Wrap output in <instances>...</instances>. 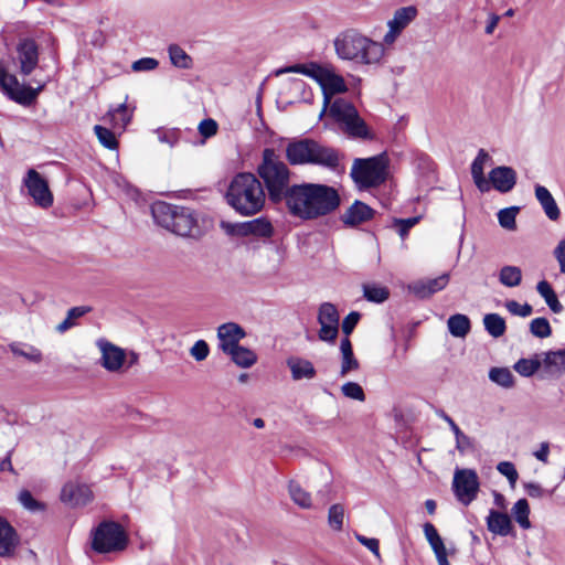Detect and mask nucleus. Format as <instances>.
<instances>
[{"mask_svg":"<svg viewBox=\"0 0 565 565\" xmlns=\"http://www.w3.org/2000/svg\"><path fill=\"white\" fill-rule=\"evenodd\" d=\"M170 63L180 70H191L193 58L177 43L169 44L167 47Z\"/></svg>","mask_w":565,"mask_h":565,"instance_id":"obj_28","label":"nucleus"},{"mask_svg":"<svg viewBox=\"0 0 565 565\" xmlns=\"http://www.w3.org/2000/svg\"><path fill=\"white\" fill-rule=\"evenodd\" d=\"M344 508L340 503L332 504L328 512V524L334 531H341L343 527Z\"/></svg>","mask_w":565,"mask_h":565,"instance_id":"obj_45","label":"nucleus"},{"mask_svg":"<svg viewBox=\"0 0 565 565\" xmlns=\"http://www.w3.org/2000/svg\"><path fill=\"white\" fill-rule=\"evenodd\" d=\"M132 117V111L128 109L126 103L118 105L114 109H109L107 113L106 119L109 120L111 128L118 130H125L127 125L130 122Z\"/></svg>","mask_w":565,"mask_h":565,"instance_id":"obj_27","label":"nucleus"},{"mask_svg":"<svg viewBox=\"0 0 565 565\" xmlns=\"http://www.w3.org/2000/svg\"><path fill=\"white\" fill-rule=\"evenodd\" d=\"M530 332L536 338L544 339L552 334V328L546 318L539 317L530 322Z\"/></svg>","mask_w":565,"mask_h":565,"instance_id":"obj_47","label":"nucleus"},{"mask_svg":"<svg viewBox=\"0 0 565 565\" xmlns=\"http://www.w3.org/2000/svg\"><path fill=\"white\" fill-rule=\"evenodd\" d=\"M94 131L100 145L106 149L116 150L118 148V140L113 129L96 125Z\"/></svg>","mask_w":565,"mask_h":565,"instance_id":"obj_42","label":"nucleus"},{"mask_svg":"<svg viewBox=\"0 0 565 565\" xmlns=\"http://www.w3.org/2000/svg\"><path fill=\"white\" fill-rule=\"evenodd\" d=\"M318 66H319V64L315 63V62H311L309 64H295V65L278 70L276 74L279 75V74H284V73H298V74H303L313 79Z\"/></svg>","mask_w":565,"mask_h":565,"instance_id":"obj_49","label":"nucleus"},{"mask_svg":"<svg viewBox=\"0 0 565 565\" xmlns=\"http://www.w3.org/2000/svg\"><path fill=\"white\" fill-rule=\"evenodd\" d=\"M43 85L36 88L20 84L15 75L8 74L7 71L0 67V88L11 100L22 106H31L35 103Z\"/></svg>","mask_w":565,"mask_h":565,"instance_id":"obj_10","label":"nucleus"},{"mask_svg":"<svg viewBox=\"0 0 565 565\" xmlns=\"http://www.w3.org/2000/svg\"><path fill=\"white\" fill-rule=\"evenodd\" d=\"M524 489L527 495L535 499H540L546 493V491L539 483L535 482L525 483Z\"/></svg>","mask_w":565,"mask_h":565,"instance_id":"obj_63","label":"nucleus"},{"mask_svg":"<svg viewBox=\"0 0 565 565\" xmlns=\"http://www.w3.org/2000/svg\"><path fill=\"white\" fill-rule=\"evenodd\" d=\"M288 213L301 221H315L334 213L340 204L339 191L328 184L294 183L282 202Z\"/></svg>","mask_w":565,"mask_h":565,"instance_id":"obj_1","label":"nucleus"},{"mask_svg":"<svg viewBox=\"0 0 565 565\" xmlns=\"http://www.w3.org/2000/svg\"><path fill=\"white\" fill-rule=\"evenodd\" d=\"M331 117L340 125L344 134L351 138L371 139L372 135L365 121L360 117L355 106L343 99L337 98L330 105Z\"/></svg>","mask_w":565,"mask_h":565,"instance_id":"obj_8","label":"nucleus"},{"mask_svg":"<svg viewBox=\"0 0 565 565\" xmlns=\"http://www.w3.org/2000/svg\"><path fill=\"white\" fill-rule=\"evenodd\" d=\"M512 513L515 521L522 529L531 527V522L529 520L530 507L526 499L518 500L512 508Z\"/></svg>","mask_w":565,"mask_h":565,"instance_id":"obj_41","label":"nucleus"},{"mask_svg":"<svg viewBox=\"0 0 565 565\" xmlns=\"http://www.w3.org/2000/svg\"><path fill=\"white\" fill-rule=\"evenodd\" d=\"M489 379L505 388L513 386V374L512 372L507 367H492L489 371Z\"/></svg>","mask_w":565,"mask_h":565,"instance_id":"obj_43","label":"nucleus"},{"mask_svg":"<svg viewBox=\"0 0 565 565\" xmlns=\"http://www.w3.org/2000/svg\"><path fill=\"white\" fill-rule=\"evenodd\" d=\"M361 318L360 312L351 311L342 321L341 329L344 335L350 337Z\"/></svg>","mask_w":565,"mask_h":565,"instance_id":"obj_57","label":"nucleus"},{"mask_svg":"<svg viewBox=\"0 0 565 565\" xmlns=\"http://www.w3.org/2000/svg\"><path fill=\"white\" fill-rule=\"evenodd\" d=\"M96 344L102 353V366L109 372L118 371L124 364L126 358L125 351L105 339L97 340Z\"/></svg>","mask_w":565,"mask_h":565,"instance_id":"obj_17","label":"nucleus"},{"mask_svg":"<svg viewBox=\"0 0 565 565\" xmlns=\"http://www.w3.org/2000/svg\"><path fill=\"white\" fill-rule=\"evenodd\" d=\"M447 326L449 333L456 338H465L471 329L470 319L462 313L450 316Z\"/></svg>","mask_w":565,"mask_h":565,"instance_id":"obj_30","label":"nucleus"},{"mask_svg":"<svg viewBox=\"0 0 565 565\" xmlns=\"http://www.w3.org/2000/svg\"><path fill=\"white\" fill-rule=\"evenodd\" d=\"M92 308L88 306L73 307L67 311L66 318L56 326V331L64 333L75 326V320L90 312Z\"/></svg>","mask_w":565,"mask_h":565,"instance_id":"obj_38","label":"nucleus"},{"mask_svg":"<svg viewBox=\"0 0 565 565\" xmlns=\"http://www.w3.org/2000/svg\"><path fill=\"white\" fill-rule=\"evenodd\" d=\"M288 491L295 504L302 509H310L312 505L311 495L297 481L291 480L288 484Z\"/></svg>","mask_w":565,"mask_h":565,"instance_id":"obj_35","label":"nucleus"},{"mask_svg":"<svg viewBox=\"0 0 565 565\" xmlns=\"http://www.w3.org/2000/svg\"><path fill=\"white\" fill-rule=\"evenodd\" d=\"M337 56L363 65H375L385 54L383 43L363 35L355 29L340 32L333 40Z\"/></svg>","mask_w":565,"mask_h":565,"instance_id":"obj_4","label":"nucleus"},{"mask_svg":"<svg viewBox=\"0 0 565 565\" xmlns=\"http://www.w3.org/2000/svg\"><path fill=\"white\" fill-rule=\"evenodd\" d=\"M209 353L210 348L206 341L204 340H198L190 349L191 356L198 362L205 360Z\"/></svg>","mask_w":565,"mask_h":565,"instance_id":"obj_55","label":"nucleus"},{"mask_svg":"<svg viewBox=\"0 0 565 565\" xmlns=\"http://www.w3.org/2000/svg\"><path fill=\"white\" fill-rule=\"evenodd\" d=\"M479 478L473 469H457L454 473L452 490L457 500L469 505L479 491Z\"/></svg>","mask_w":565,"mask_h":565,"instance_id":"obj_11","label":"nucleus"},{"mask_svg":"<svg viewBox=\"0 0 565 565\" xmlns=\"http://www.w3.org/2000/svg\"><path fill=\"white\" fill-rule=\"evenodd\" d=\"M449 281V276L444 274L436 278L420 280L413 285L414 294L420 298H427L437 291L443 290Z\"/></svg>","mask_w":565,"mask_h":565,"instance_id":"obj_25","label":"nucleus"},{"mask_svg":"<svg viewBox=\"0 0 565 565\" xmlns=\"http://www.w3.org/2000/svg\"><path fill=\"white\" fill-rule=\"evenodd\" d=\"M23 183L28 189V193L38 206L47 209L53 204V194L49 184L36 170H28Z\"/></svg>","mask_w":565,"mask_h":565,"instance_id":"obj_13","label":"nucleus"},{"mask_svg":"<svg viewBox=\"0 0 565 565\" xmlns=\"http://www.w3.org/2000/svg\"><path fill=\"white\" fill-rule=\"evenodd\" d=\"M342 394L355 401H365V394L362 386L355 382H347L341 386Z\"/></svg>","mask_w":565,"mask_h":565,"instance_id":"obj_51","label":"nucleus"},{"mask_svg":"<svg viewBox=\"0 0 565 565\" xmlns=\"http://www.w3.org/2000/svg\"><path fill=\"white\" fill-rule=\"evenodd\" d=\"M498 278L504 287L514 288L522 281V270L518 266L505 265L499 270Z\"/></svg>","mask_w":565,"mask_h":565,"instance_id":"obj_32","label":"nucleus"},{"mask_svg":"<svg viewBox=\"0 0 565 565\" xmlns=\"http://www.w3.org/2000/svg\"><path fill=\"white\" fill-rule=\"evenodd\" d=\"M339 312L331 302H323L318 312L320 330L318 337L321 341L334 343L339 333Z\"/></svg>","mask_w":565,"mask_h":565,"instance_id":"obj_14","label":"nucleus"},{"mask_svg":"<svg viewBox=\"0 0 565 565\" xmlns=\"http://www.w3.org/2000/svg\"><path fill=\"white\" fill-rule=\"evenodd\" d=\"M20 504L31 512H40L45 510V504L33 498L29 490H21L18 495Z\"/></svg>","mask_w":565,"mask_h":565,"instance_id":"obj_46","label":"nucleus"},{"mask_svg":"<svg viewBox=\"0 0 565 565\" xmlns=\"http://www.w3.org/2000/svg\"><path fill=\"white\" fill-rule=\"evenodd\" d=\"M359 361L355 359L354 354H343L341 362L340 375L345 376L349 372L359 369Z\"/></svg>","mask_w":565,"mask_h":565,"instance_id":"obj_58","label":"nucleus"},{"mask_svg":"<svg viewBox=\"0 0 565 565\" xmlns=\"http://www.w3.org/2000/svg\"><path fill=\"white\" fill-rule=\"evenodd\" d=\"M9 347L14 355L22 356L34 363H40L42 361V352L33 345L13 342Z\"/></svg>","mask_w":565,"mask_h":565,"instance_id":"obj_37","label":"nucleus"},{"mask_svg":"<svg viewBox=\"0 0 565 565\" xmlns=\"http://www.w3.org/2000/svg\"><path fill=\"white\" fill-rule=\"evenodd\" d=\"M313 79L322 88L324 108L331 103V97L333 95L348 90L344 78L337 74L331 66L319 64Z\"/></svg>","mask_w":565,"mask_h":565,"instance_id":"obj_12","label":"nucleus"},{"mask_svg":"<svg viewBox=\"0 0 565 565\" xmlns=\"http://www.w3.org/2000/svg\"><path fill=\"white\" fill-rule=\"evenodd\" d=\"M456 438V448L461 452H466L472 447V441L469 436L462 433L461 429L454 433Z\"/></svg>","mask_w":565,"mask_h":565,"instance_id":"obj_60","label":"nucleus"},{"mask_svg":"<svg viewBox=\"0 0 565 565\" xmlns=\"http://www.w3.org/2000/svg\"><path fill=\"white\" fill-rule=\"evenodd\" d=\"M227 355L231 356V360L239 367H250L257 361V355L249 349L238 345L232 352H228Z\"/></svg>","mask_w":565,"mask_h":565,"instance_id":"obj_34","label":"nucleus"},{"mask_svg":"<svg viewBox=\"0 0 565 565\" xmlns=\"http://www.w3.org/2000/svg\"><path fill=\"white\" fill-rule=\"evenodd\" d=\"M199 131L204 138H210L217 132V122L212 118L203 119L199 124Z\"/></svg>","mask_w":565,"mask_h":565,"instance_id":"obj_59","label":"nucleus"},{"mask_svg":"<svg viewBox=\"0 0 565 565\" xmlns=\"http://www.w3.org/2000/svg\"><path fill=\"white\" fill-rule=\"evenodd\" d=\"M548 454H550V445L548 443H542L541 446H540V449H537L535 452H534V457L544 462V463H547L548 461Z\"/></svg>","mask_w":565,"mask_h":565,"instance_id":"obj_64","label":"nucleus"},{"mask_svg":"<svg viewBox=\"0 0 565 565\" xmlns=\"http://www.w3.org/2000/svg\"><path fill=\"white\" fill-rule=\"evenodd\" d=\"M158 65V60L153 57H142L135 61L131 65V68L135 72H149L156 70Z\"/></svg>","mask_w":565,"mask_h":565,"instance_id":"obj_56","label":"nucleus"},{"mask_svg":"<svg viewBox=\"0 0 565 565\" xmlns=\"http://www.w3.org/2000/svg\"><path fill=\"white\" fill-rule=\"evenodd\" d=\"M417 17V9L414 6L403 7L394 12L393 19L387 22L388 26H394L403 31Z\"/></svg>","mask_w":565,"mask_h":565,"instance_id":"obj_29","label":"nucleus"},{"mask_svg":"<svg viewBox=\"0 0 565 565\" xmlns=\"http://www.w3.org/2000/svg\"><path fill=\"white\" fill-rule=\"evenodd\" d=\"M543 364L548 372H565V348L546 352Z\"/></svg>","mask_w":565,"mask_h":565,"instance_id":"obj_36","label":"nucleus"},{"mask_svg":"<svg viewBox=\"0 0 565 565\" xmlns=\"http://www.w3.org/2000/svg\"><path fill=\"white\" fill-rule=\"evenodd\" d=\"M520 211L519 206H510L499 211L498 221L501 227L508 231L516 228L515 217Z\"/></svg>","mask_w":565,"mask_h":565,"instance_id":"obj_44","label":"nucleus"},{"mask_svg":"<svg viewBox=\"0 0 565 565\" xmlns=\"http://www.w3.org/2000/svg\"><path fill=\"white\" fill-rule=\"evenodd\" d=\"M93 499V492L86 484L68 482L61 491V500L72 507H84Z\"/></svg>","mask_w":565,"mask_h":565,"instance_id":"obj_19","label":"nucleus"},{"mask_svg":"<svg viewBox=\"0 0 565 565\" xmlns=\"http://www.w3.org/2000/svg\"><path fill=\"white\" fill-rule=\"evenodd\" d=\"M534 194L545 215L551 221H557L561 216V211L550 190L544 185L535 184Z\"/></svg>","mask_w":565,"mask_h":565,"instance_id":"obj_23","label":"nucleus"},{"mask_svg":"<svg viewBox=\"0 0 565 565\" xmlns=\"http://www.w3.org/2000/svg\"><path fill=\"white\" fill-rule=\"evenodd\" d=\"M363 296L367 301L382 303L388 298L390 291L386 287L376 284H365L363 285Z\"/></svg>","mask_w":565,"mask_h":565,"instance_id":"obj_40","label":"nucleus"},{"mask_svg":"<svg viewBox=\"0 0 565 565\" xmlns=\"http://www.w3.org/2000/svg\"><path fill=\"white\" fill-rule=\"evenodd\" d=\"M486 331L493 338H500L505 333V320L499 313H487L483 317Z\"/></svg>","mask_w":565,"mask_h":565,"instance_id":"obj_33","label":"nucleus"},{"mask_svg":"<svg viewBox=\"0 0 565 565\" xmlns=\"http://www.w3.org/2000/svg\"><path fill=\"white\" fill-rule=\"evenodd\" d=\"M341 153L311 138L295 139L286 147V159L291 166H319L331 171L340 167Z\"/></svg>","mask_w":565,"mask_h":565,"instance_id":"obj_5","label":"nucleus"},{"mask_svg":"<svg viewBox=\"0 0 565 565\" xmlns=\"http://www.w3.org/2000/svg\"><path fill=\"white\" fill-rule=\"evenodd\" d=\"M156 132L158 135V139L163 143H168L170 147L175 146L181 137V131L175 128L158 129Z\"/></svg>","mask_w":565,"mask_h":565,"instance_id":"obj_53","label":"nucleus"},{"mask_svg":"<svg viewBox=\"0 0 565 565\" xmlns=\"http://www.w3.org/2000/svg\"><path fill=\"white\" fill-rule=\"evenodd\" d=\"M256 171L268 200L274 204H282L294 183L290 169L275 149L263 150Z\"/></svg>","mask_w":565,"mask_h":565,"instance_id":"obj_3","label":"nucleus"},{"mask_svg":"<svg viewBox=\"0 0 565 565\" xmlns=\"http://www.w3.org/2000/svg\"><path fill=\"white\" fill-rule=\"evenodd\" d=\"M18 544L19 536L14 527L6 519L0 516V556H11Z\"/></svg>","mask_w":565,"mask_h":565,"instance_id":"obj_21","label":"nucleus"},{"mask_svg":"<svg viewBox=\"0 0 565 565\" xmlns=\"http://www.w3.org/2000/svg\"><path fill=\"white\" fill-rule=\"evenodd\" d=\"M287 365L290 369L291 377L295 381L303 379L311 380L317 374L313 364L309 360L302 358L291 356L287 360Z\"/></svg>","mask_w":565,"mask_h":565,"instance_id":"obj_26","label":"nucleus"},{"mask_svg":"<svg viewBox=\"0 0 565 565\" xmlns=\"http://www.w3.org/2000/svg\"><path fill=\"white\" fill-rule=\"evenodd\" d=\"M387 159L384 153L353 161L350 175L361 188H372L386 180Z\"/></svg>","mask_w":565,"mask_h":565,"instance_id":"obj_9","label":"nucleus"},{"mask_svg":"<svg viewBox=\"0 0 565 565\" xmlns=\"http://www.w3.org/2000/svg\"><path fill=\"white\" fill-rule=\"evenodd\" d=\"M536 290L540 296L545 300L547 307L554 313H561L564 310L563 305L559 302L554 289L546 280H541L536 285Z\"/></svg>","mask_w":565,"mask_h":565,"instance_id":"obj_31","label":"nucleus"},{"mask_svg":"<svg viewBox=\"0 0 565 565\" xmlns=\"http://www.w3.org/2000/svg\"><path fill=\"white\" fill-rule=\"evenodd\" d=\"M487 527L491 533L500 536L509 535L513 529L510 516L493 509L487 516Z\"/></svg>","mask_w":565,"mask_h":565,"instance_id":"obj_24","label":"nucleus"},{"mask_svg":"<svg viewBox=\"0 0 565 565\" xmlns=\"http://www.w3.org/2000/svg\"><path fill=\"white\" fill-rule=\"evenodd\" d=\"M356 540L370 550L375 556H380V543L377 539L366 537L361 534H355Z\"/></svg>","mask_w":565,"mask_h":565,"instance_id":"obj_61","label":"nucleus"},{"mask_svg":"<svg viewBox=\"0 0 565 565\" xmlns=\"http://www.w3.org/2000/svg\"><path fill=\"white\" fill-rule=\"evenodd\" d=\"M542 362L539 359H520L514 364V370L522 376L533 375L540 367Z\"/></svg>","mask_w":565,"mask_h":565,"instance_id":"obj_48","label":"nucleus"},{"mask_svg":"<svg viewBox=\"0 0 565 565\" xmlns=\"http://www.w3.org/2000/svg\"><path fill=\"white\" fill-rule=\"evenodd\" d=\"M151 214L159 226L175 235L192 238L202 236L196 214L190 207L158 201L151 205Z\"/></svg>","mask_w":565,"mask_h":565,"instance_id":"obj_6","label":"nucleus"},{"mask_svg":"<svg viewBox=\"0 0 565 565\" xmlns=\"http://www.w3.org/2000/svg\"><path fill=\"white\" fill-rule=\"evenodd\" d=\"M490 160L489 153L484 149L478 151L477 157L471 163V175L477 189L484 193L490 191L489 181L484 177V164Z\"/></svg>","mask_w":565,"mask_h":565,"instance_id":"obj_22","label":"nucleus"},{"mask_svg":"<svg viewBox=\"0 0 565 565\" xmlns=\"http://www.w3.org/2000/svg\"><path fill=\"white\" fill-rule=\"evenodd\" d=\"M505 308L511 315L519 316L522 318L529 317L533 312V308L531 305H529V303L521 305L515 300H508L505 302Z\"/></svg>","mask_w":565,"mask_h":565,"instance_id":"obj_52","label":"nucleus"},{"mask_svg":"<svg viewBox=\"0 0 565 565\" xmlns=\"http://www.w3.org/2000/svg\"><path fill=\"white\" fill-rule=\"evenodd\" d=\"M15 63L23 76H29L39 64V45L30 38L21 39L15 49Z\"/></svg>","mask_w":565,"mask_h":565,"instance_id":"obj_15","label":"nucleus"},{"mask_svg":"<svg viewBox=\"0 0 565 565\" xmlns=\"http://www.w3.org/2000/svg\"><path fill=\"white\" fill-rule=\"evenodd\" d=\"M245 337V330L235 322H226L217 328L218 348L225 354L238 347Z\"/></svg>","mask_w":565,"mask_h":565,"instance_id":"obj_16","label":"nucleus"},{"mask_svg":"<svg viewBox=\"0 0 565 565\" xmlns=\"http://www.w3.org/2000/svg\"><path fill=\"white\" fill-rule=\"evenodd\" d=\"M127 545L128 536L115 521H103L90 531V546L98 554L121 552Z\"/></svg>","mask_w":565,"mask_h":565,"instance_id":"obj_7","label":"nucleus"},{"mask_svg":"<svg viewBox=\"0 0 565 565\" xmlns=\"http://www.w3.org/2000/svg\"><path fill=\"white\" fill-rule=\"evenodd\" d=\"M497 470L503 475L504 477H507V479L509 480L511 487H514L515 483H516V480L519 478V473L514 467V465L510 461H501L498 463L497 466Z\"/></svg>","mask_w":565,"mask_h":565,"instance_id":"obj_54","label":"nucleus"},{"mask_svg":"<svg viewBox=\"0 0 565 565\" xmlns=\"http://www.w3.org/2000/svg\"><path fill=\"white\" fill-rule=\"evenodd\" d=\"M225 200L236 213L250 216L263 210L266 193L260 180L254 173L241 172L231 180Z\"/></svg>","mask_w":565,"mask_h":565,"instance_id":"obj_2","label":"nucleus"},{"mask_svg":"<svg viewBox=\"0 0 565 565\" xmlns=\"http://www.w3.org/2000/svg\"><path fill=\"white\" fill-rule=\"evenodd\" d=\"M419 222L418 216L408 217V218H394L393 220V228L396 230L398 235L404 239L407 235L409 230L415 226Z\"/></svg>","mask_w":565,"mask_h":565,"instance_id":"obj_50","label":"nucleus"},{"mask_svg":"<svg viewBox=\"0 0 565 565\" xmlns=\"http://www.w3.org/2000/svg\"><path fill=\"white\" fill-rule=\"evenodd\" d=\"M554 257L559 264V271L565 274V239H562L555 247Z\"/></svg>","mask_w":565,"mask_h":565,"instance_id":"obj_62","label":"nucleus"},{"mask_svg":"<svg viewBox=\"0 0 565 565\" xmlns=\"http://www.w3.org/2000/svg\"><path fill=\"white\" fill-rule=\"evenodd\" d=\"M518 175L513 168L499 166L489 172V184L500 193L510 192L516 184Z\"/></svg>","mask_w":565,"mask_h":565,"instance_id":"obj_18","label":"nucleus"},{"mask_svg":"<svg viewBox=\"0 0 565 565\" xmlns=\"http://www.w3.org/2000/svg\"><path fill=\"white\" fill-rule=\"evenodd\" d=\"M374 215V210L362 201H354L349 209L341 215V221L347 226H356L367 222Z\"/></svg>","mask_w":565,"mask_h":565,"instance_id":"obj_20","label":"nucleus"},{"mask_svg":"<svg viewBox=\"0 0 565 565\" xmlns=\"http://www.w3.org/2000/svg\"><path fill=\"white\" fill-rule=\"evenodd\" d=\"M250 227L252 235L259 238H270L275 233L271 222L264 216L252 220Z\"/></svg>","mask_w":565,"mask_h":565,"instance_id":"obj_39","label":"nucleus"}]
</instances>
